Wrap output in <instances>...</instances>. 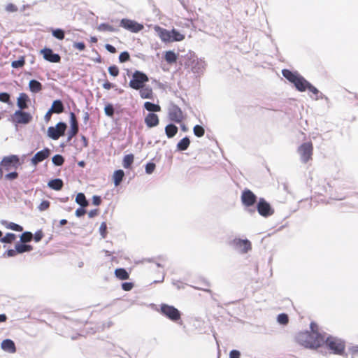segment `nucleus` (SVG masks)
<instances>
[{
    "label": "nucleus",
    "instance_id": "1",
    "mask_svg": "<svg viewBox=\"0 0 358 358\" xmlns=\"http://www.w3.org/2000/svg\"><path fill=\"white\" fill-rule=\"evenodd\" d=\"M295 341L306 348L317 349L324 343V337L320 333L301 331L295 336Z\"/></svg>",
    "mask_w": 358,
    "mask_h": 358
},
{
    "label": "nucleus",
    "instance_id": "2",
    "mask_svg": "<svg viewBox=\"0 0 358 358\" xmlns=\"http://www.w3.org/2000/svg\"><path fill=\"white\" fill-rule=\"evenodd\" d=\"M282 74L287 80L294 85L297 90L305 92L307 90L309 82L298 73L292 72L289 69H283Z\"/></svg>",
    "mask_w": 358,
    "mask_h": 358
},
{
    "label": "nucleus",
    "instance_id": "3",
    "mask_svg": "<svg viewBox=\"0 0 358 358\" xmlns=\"http://www.w3.org/2000/svg\"><path fill=\"white\" fill-rule=\"evenodd\" d=\"M326 345L329 350L335 355H342L345 352V342L341 339L335 337H328L326 340Z\"/></svg>",
    "mask_w": 358,
    "mask_h": 358
},
{
    "label": "nucleus",
    "instance_id": "4",
    "mask_svg": "<svg viewBox=\"0 0 358 358\" xmlns=\"http://www.w3.org/2000/svg\"><path fill=\"white\" fill-rule=\"evenodd\" d=\"M11 122L15 125L29 124L32 120V115L22 110H17L11 115Z\"/></svg>",
    "mask_w": 358,
    "mask_h": 358
},
{
    "label": "nucleus",
    "instance_id": "5",
    "mask_svg": "<svg viewBox=\"0 0 358 358\" xmlns=\"http://www.w3.org/2000/svg\"><path fill=\"white\" fill-rule=\"evenodd\" d=\"M148 80L149 78L145 73L139 71H136L132 75V78L129 83V85L134 90H139L142 88V87H144L145 83L148 82Z\"/></svg>",
    "mask_w": 358,
    "mask_h": 358
},
{
    "label": "nucleus",
    "instance_id": "6",
    "mask_svg": "<svg viewBox=\"0 0 358 358\" xmlns=\"http://www.w3.org/2000/svg\"><path fill=\"white\" fill-rule=\"evenodd\" d=\"M298 152L302 162L307 163L312 159L313 154V145L312 142H306L302 143L298 148Z\"/></svg>",
    "mask_w": 358,
    "mask_h": 358
},
{
    "label": "nucleus",
    "instance_id": "7",
    "mask_svg": "<svg viewBox=\"0 0 358 358\" xmlns=\"http://www.w3.org/2000/svg\"><path fill=\"white\" fill-rule=\"evenodd\" d=\"M161 313L173 322L179 320L181 317L180 311L172 306L162 304L160 308Z\"/></svg>",
    "mask_w": 358,
    "mask_h": 358
},
{
    "label": "nucleus",
    "instance_id": "8",
    "mask_svg": "<svg viewBox=\"0 0 358 358\" xmlns=\"http://www.w3.org/2000/svg\"><path fill=\"white\" fill-rule=\"evenodd\" d=\"M120 26L132 33H138L143 30L144 28L142 24H140L134 20L127 18L122 19L120 23Z\"/></svg>",
    "mask_w": 358,
    "mask_h": 358
},
{
    "label": "nucleus",
    "instance_id": "9",
    "mask_svg": "<svg viewBox=\"0 0 358 358\" xmlns=\"http://www.w3.org/2000/svg\"><path fill=\"white\" fill-rule=\"evenodd\" d=\"M66 124L64 122H59L55 127H50L48 129V136L53 140H57L64 134Z\"/></svg>",
    "mask_w": 358,
    "mask_h": 358
},
{
    "label": "nucleus",
    "instance_id": "10",
    "mask_svg": "<svg viewBox=\"0 0 358 358\" xmlns=\"http://www.w3.org/2000/svg\"><path fill=\"white\" fill-rule=\"evenodd\" d=\"M257 210L260 215L265 217L272 215L274 213L271 205L264 198L259 199L257 205Z\"/></svg>",
    "mask_w": 358,
    "mask_h": 358
},
{
    "label": "nucleus",
    "instance_id": "11",
    "mask_svg": "<svg viewBox=\"0 0 358 358\" xmlns=\"http://www.w3.org/2000/svg\"><path fill=\"white\" fill-rule=\"evenodd\" d=\"M230 244L234 247L235 249L238 250L241 253H247L252 249V245L250 241L241 238H234Z\"/></svg>",
    "mask_w": 358,
    "mask_h": 358
},
{
    "label": "nucleus",
    "instance_id": "12",
    "mask_svg": "<svg viewBox=\"0 0 358 358\" xmlns=\"http://www.w3.org/2000/svg\"><path fill=\"white\" fill-rule=\"evenodd\" d=\"M0 164L6 171H8L11 168H17L20 164V159L17 155H13L4 157L2 159Z\"/></svg>",
    "mask_w": 358,
    "mask_h": 358
},
{
    "label": "nucleus",
    "instance_id": "13",
    "mask_svg": "<svg viewBox=\"0 0 358 358\" xmlns=\"http://www.w3.org/2000/svg\"><path fill=\"white\" fill-rule=\"evenodd\" d=\"M257 196L250 189H245L241 194V202L246 207L252 206L257 202Z\"/></svg>",
    "mask_w": 358,
    "mask_h": 358
},
{
    "label": "nucleus",
    "instance_id": "14",
    "mask_svg": "<svg viewBox=\"0 0 358 358\" xmlns=\"http://www.w3.org/2000/svg\"><path fill=\"white\" fill-rule=\"evenodd\" d=\"M169 118L176 123H180L184 119L182 110L177 106H173L169 112Z\"/></svg>",
    "mask_w": 358,
    "mask_h": 358
},
{
    "label": "nucleus",
    "instance_id": "15",
    "mask_svg": "<svg viewBox=\"0 0 358 358\" xmlns=\"http://www.w3.org/2000/svg\"><path fill=\"white\" fill-rule=\"evenodd\" d=\"M50 155V150L48 148L36 152L34 156L31 158V162L33 165L36 166L38 163L43 162L45 159L48 158Z\"/></svg>",
    "mask_w": 358,
    "mask_h": 358
},
{
    "label": "nucleus",
    "instance_id": "16",
    "mask_svg": "<svg viewBox=\"0 0 358 358\" xmlns=\"http://www.w3.org/2000/svg\"><path fill=\"white\" fill-rule=\"evenodd\" d=\"M44 59L52 63H58L61 60V57L58 54L54 53L52 49L44 48L41 50Z\"/></svg>",
    "mask_w": 358,
    "mask_h": 358
},
{
    "label": "nucleus",
    "instance_id": "17",
    "mask_svg": "<svg viewBox=\"0 0 358 358\" xmlns=\"http://www.w3.org/2000/svg\"><path fill=\"white\" fill-rule=\"evenodd\" d=\"M154 30L157 33L160 39L165 43L171 42V31H169L158 25L154 27Z\"/></svg>",
    "mask_w": 358,
    "mask_h": 358
},
{
    "label": "nucleus",
    "instance_id": "18",
    "mask_svg": "<svg viewBox=\"0 0 358 358\" xmlns=\"http://www.w3.org/2000/svg\"><path fill=\"white\" fill-rule=\"evenodd\" d=\"M71 129L69 131V139L75 136L78 132V123L74 113H70Z\"/></svg>",
    "mask_w": 358,
    "mask_h": 358
},
{
    "label": "nucleus",
    "instance_id": "19",
    "mask_svg": "<svg viewBox=\"0 0 358 358\" xmlns=\"http://www.w3.org/2000/svg\"><path fill=\"white\" fill-rule=\"evenodd\" d=\"M146 126L149 128L157 127L159 123V119L157 114L149 113L144 119Z\"/></svg>",
    "mask_w": 358,
    "mask_h": 358
},
{
    "label": "nucleus",
    "instance_id": "20",
    "mask_svg": "<svg viewBox=\"0 0 358 358\" xmlns=\"http://www.w3.org/2000/svg\"><path fill=\"white\" fill-rule=\"evenodd\" d=\"M30 101L29 96L24 92H22L19 94V96L17 98V106L18 107V110H25L28 108V103Z\"/></svg>",
    "mask_w": 358,
    "mask_h": 358
},
{
    "label": "nucleus",
    "instance_id": "21",
    "mask_svg": "<svg viewBox=\"0 0 358 358\" xmlns=\"http://www.w3.org/2000/svg\"><path fill=\"white\" fill-rule=\"evenodd\" d=\"M1 348L6 352L10 353H15L16 352V348L14 342L10 339L3 340L1 343Z\"/></svg>",
    "mask_w": 358,
    "mask_h": 358
},
{
    "label": "nucleus",
    "instance_id": "22",
    "mask_svg": "<svg viewBox=\"0 0 358 358\" xmlns=\"http://www.w3.org/2000/svg\"><path fill=\"white\" fill-rule=\"evenodd\" d=\"M139 94L142 99H152L153 98V91L150 87H142L139 89Z\"/></svg>",
    "mask_w": 358,
    "mask_h": 358
},
{
    "label": "nucleus",
    "instance_id": "23",
    "mask_svg": "<svg viewBox=\"0 0 358 358\" xmlns=\"http://www.w3.org/2000/svg\"><path fill=\"white\" fill-rule=\"evenodd\" d=\"M64 111V105L60 100H55L53 101L50 113H62Z\"/></svg>",
    "mask_w": 358,
    "mask_h": 358
},
{
    "label": "nucleus",
    "instance_id": "24",
    "mask_svg": "<svg viewBox=\"0 0 358 358\" xmlns=\"http://www.w3.org/2000/svg\"><path fill=\"white\" fill-rule=\"evenodd\" d=\"M48 185L50 188L59 191L62 189L64 183L62 180L59 178H56L51 180L48 182Z\"/></svg>",
    "mask_w": 358,
    "mask_h": 358
},
{
    "label": "nucleus",
    "instance_id": "25",
    "mask_svg": "<svg viewBox=\"0 0 358 358\" xmlns=\"http://www.w3.org/2000/svg\"><path fill=\"white\" fill-rule=\"evenodd\" d=\"M29 90L32 93H38L43 89L42 84L36 80H31L29 83Z\"/></svg>",
    "mask_w": 358,
    "mask_h": 358
},
{
    "label": "nucleus",
    "instance_id": "26",
    "mask_svg": "<svg viewBox=\"0 0 358 358\" xmlns=\"http://www.w3.org/2000/svg\"><path fill=\"white\" fill-rule=\"evenodd\" d=\"M115 277L121 280H127L129 278V273L123 268H116L115 270Z\"/></svg>",
    "mask_w": 358,
    "mask_h": 358
},
{
    "label": "nucleus",
    "instance_id": "27",
    "mask_svg": "<svg viewBox=\"0 0 358 358\" xmlns=\"http://www.w3.org/2000/svg\"><path fill=\"white\" fill-rule=\"evenodd\" d=\"M178 127L173 124H169L165 127V133L169 138L175 136L178 133Z\"/></svg>",
    "mask_w": 358,
    "mask_h": 358
},
{
    "label": "nucleus",
    "instance_id": "28",
    "mask_svg": "<svg viewBox=\"0 0 358 358\" xmlns=\"http://www.w3.org/2000/svg\"><path fill=\"white\" fill-rule=\"evenodd\" d=\"M124 173L122 170L119 169L114 172L113 176V182L115 186H118L123 180Z\"/></svg>",
    "mask_w": 358,
    "mask_h": 358
},
{
    "label": "nucleus",
    "instance_id": "29",
    "mask_svg": "<svg viewBox=\"0 0 358 358\" xmlns=\"http://www.w3.org/2000/svg\"><path fill=\"white\" fill-rule=\"evenodd\" d=\"M134 156L133 154L126 155L122 160V166L124 169H131L134 163Z\"/></svg>",
    "mask_w": 358,
    "mask_h": 358
},
{
    "label": "nucleus",
    "instance_id": "30",
    "mask_svg": "<svg viewBox=\"0 0 358 358\" xmlns=\"http://www.w3.org/2000/svg\"><path fill=\"white\" fill-rule=\"evenodd\" d=\"M190 144V141L187 137L182 138L177 144V148L179 150H186Z\"/></svg>",
    "mask_w": 358,
    "mask_h": 358
},
{
    "label": "nucleus",
    "instance_id": "31",
    "mask_svg": "<svg viewBox=\"0 0 358 358\" xmlns=\"http://www.w3.org/2000/svg\"><path fill=\"white\" fill-rule=\"evenodd\" d=\"M144 108L149 112H159L161 111V106L158 104L147 101L144 103Z\"/></svg>",
    "mask_w": 358,
    "mask_h": 358
},
{
    "label": "nucleus",
    "instance_id": "32",
    "mask_svg": "<svg viewBox=\"0 0 358 358\" xmlns=\"http://www.w3.org/2000/svg\"><path fill=\"white\" fill-rule=\"evenodd\" d=\"M76 201L83 208L88 206V201H87L85 196L83 193H78L76 195Z\"/></svg>",
    "mask_w": 358,
    "mask_h": 358
},
{
    "label": "nucleus",
    "instance_id": "33",
    "mask_svg": "<svg viewBox=\"0 0 358 358\" xmlns=\"http://www.w3.org/2000/svg\"><path fill=\"white\" fill-rule=\"evenodd\" d=\"M15 249L18 253H23L25 252H29L33 250V247L31 245L27 244H16Z\"/></svg>",
    "mask_w": 358,
    "mask_h": 358
},
{
    "label": "nucleus",
    "instance_id": "34",
    "mask_svg": "<svg viewBox=\"0 0 358 358\" xmlns=\"http://www.w3.org/2000/svg\"><path fill=\"white\" fill-rule=\"evenodd\" d=\"M171 42L173 41H181L185 39V35L178 31L176 29H173L171 30Z\"/></svg>",
    "mask_w": 358,
    "mask_h": 358
},
{
    "label": "nucleus",
    "instance_id": "35",
    "mask_svg": "<svg viewBox=\"0 0 358 358\" xmlns=\"http://www.w3.org/2000/svg\"><path fill=\"white\" fill-rule=\"evenodd\" d=\"M164 58H165V60L168 63L172 64V63H175L176 62V60H177V55L173 51H167L165 53Z\"/></svg>",
    "mask_w": 358,
    "mask_h": 358
},
{
    "label": "nucleus",
    "instance_id": "36",
    "mask_svg": "<svg viewBox=\"0 0 358 358\" xmlns=\"http://www.w3.org/2000/svg\"><path fill=\"white\" fill-rule=\"evenodd\" d=\"M4 225H5L6 228L8 229H11V230H13L15 231H23L22 227H21L20 225H19L16 223H14V222H6Z\"/></svg>",
    "mask_w": 358,
    "mask_h": 358
},
{
    "label": "nucleus",
    "instance_id": "37",
    "mask_svg": "<svg viewBox=\"0 0 358 358\" xmlns=\"http://www.w3.org/2000/svg\"><path fill=\"white\" fill-rule=\"evenodd\" d=\"M97 29L99 31H110V32L115 31V29L113 28V26H111L107 23L100 24L98 26Z\"/></svg>",
    "mask_w": 358,
    "mask_h": 358
},
{
    "label": "nucleus",
    "instance_id": "38",
    "mask_svg": "<svg viewBox=\"0 0 358 358\" xmlns=\"http://www.w3.org/2000/svg\"><path fill=\"white\" fill-rule=\"evenodd\" d=\"M16 238V236L12 233H7L3 238H1L2 243H11Z\"/></svg>",
    "mask_w": 358,
    "mask_h": 358
},
{
    "label": "nucleus",
    "instance_id": "39",
    "mask_svg": "<svg viewBox=\"0 0 358 358\" xmlns=\"http://www.w3.org/2000/svg\"><path fill=\"white\" fill-rule=\"evenodd\" d=\"M33 238V234L29 231H25L20 236V241L22 243L30 242Z\"/></svg>",
    "mask_w": 358,
    "mask_h": 358
},
{
    "label": "nucleus",
    "instance_id": "40",
    "mask_svg": "<svg viewBox=\"0 0 358 358\" xmlns=\"http://www.w3.org/2000/svg\"><path fill=\"white\" fill-rule=\"evenodd\" d=\"M194 134L197 137H202L205 134V130L203 127L200 125H196L193 128Z\"/></svg>",
    "mask_w": 358,
    "mask_h": 358
},
{
    "label": "nucleus",
    "instance_id": "41",
    "mask_svg": "<svg viewBox=\"0 0 358 358\" xmlns=\"http://www.w3.org/2000/svg\"><path fill=\"white\" fill-rule=\"evenodd\" d=\"M52 163L56 166H62L64 162V157L60 155H55L52 159Z\"/></svg>",
    "mask_w": 358,
    "mask_h": 358
},
{
    "label": "nucleus",
    "instance_id": "42",
    "mask_svg": "<svg viewBox=\"0 0 358 358\" xmlns=\"http://www.w3.org/2000/svg\"><path fill=\"white\" fill-rule=\"evenodd\" d=\"M0 102L10 104V96L7 92L0 93Z\"/></svg>",
    "mask_w": 358,
    "mask_h": 358
},
{
    "label": "nucleus",
    "instance_id": "43",
    "mask_svg": "<svg viewBox=\"0 0 358 358\" xmlns=\"http://www.w3.org/2000/svg\"><path fill=\"white\" fill-rule=\"evenodd\" d=\"M52 35L59 40H63L64 38V31L61 29H57L52 31Z\"/></svg>",
    "mask_w": 358,
    "mask_h": 358
},
{
    "label": "nucleus",
    "instance_id": "44",
    "mask_svg": "<svg viewBox=\"0 0 358 358\" xmlns=\"http://www.w3.org/2000/svg\"><path fill=\"white\" fill-rule=\"evenodd\" d=\"M278 322L281 324H287L289 322V317L287 314L281 313L278 316Z\"/></svg>",
    "mask_w": 358,
    "mask_h": 358
},
{
    "label": "nucleus",
    "instance_id": "45",
    "mask_svg": "<svg viewBox=\"0 0 358 358\" xmlns=\"http://www.w3.org/2000/svg\"><path fill=\"white\" fill-rule=\"evenodd\" d=\"M104 111L106 115L109 117H113L114 115V108L113 106L110 103H108L106 105L104 108Z\"/></svg>",
    "mask_w": 358,
    "mask_h": 358
},
{
    "label": "nucleus",
    "instance_id": "46",
    "mask_svg": "<svg viewBox=\"0 0 358 358\" xmlns=\"http://www.w3.org/2000/svg\"><path fill=\"white\" fill-rule=\"evenodd\" d=\"M24 64H25L24 59V57H22L18 60L13 61L12 62L11 66L13 68H20V67H22L24 65Z\"/></svg>",
    "mask_w": 358,
    "mask_h": 358
},
{
    "label": "nucleus",
    "instance_id": "47",
    "mask_svg": "<svg viewBox=\"0 0 358 358\" xmlns=\"http://www.w3.org/2000/svg\"><path fill=\"white\" fill-rule=\"evenodd\" d=\"M108 72L112 76L116 77L119 75L120 71L117 66L113 65L108 67Z\"/></svg>",
    "mask_w": 358,
    "mask_h": 358
},
{
    "label": "nucleus",
    "instance_id": "48",
    "mask_svg": "<svg viewBox=\"0 0 358 358\" xmlns=\"http://www.w3.org/2000/svg\"><path fill=\"white\" fill-rule=\"evenodd\" d=\"M130 59V55L128 52L124 51L120 53L119 56V60L120 62H126Z\"/></svg>",
    "mask_w": 358,
    "mask_h": 358
},
{
    "label": "nucleus",
    "instance_id": "49",
    "mask_svg": "<svg viewBox=\"0 0 358 358\" xmlns=\"http://www.w3.org/2000/svg\"><path fill=\"white\" fill-rule=\"evenodd\" d=\"M307 90H308L310 92L313 93L315 95L314 98L315 99H318L319 90L315 87L312 85L310 83L307 86Z\"/></svg>",
    "mask_w": 358,
    "mask_h": 358
},
{
    "label": "nucleus",
    "instance_id": "50",
    "mask_svg": "<svg viewBox=\"0 0 358 358\" xmlns=\"http://www.w3.org/2000/svg\"><path fill=\"white\" fill-rule=\"evenodd\" d=\"M99 231L102 238H106L107 235V225L106 222H102L99 227Z\"/></svg>",
    "mask_w": 358,
    "mask_h": 358
},
{
    "label": "nucleus",
    "instance_id": "51",
    "mask_svg": "<svg viewBox=\"0 0 358 358\" xmlns=\"http://www.w3.org/2000/svg\"><path fill=\"white\" fill-rule=\"evenodd\" d=\"M50 201L45 200V201H43L39 206H38V209L41 210V211H43V210H47L49 207H50Z\"/></svg>",
    "mask_w": 358,
    "mask_h": 358
},
{
    "label": "nucleus",
    "instance_id": "52",
    "mask_svg": "<svg viewBox=\"0 0 358 358\" xmlns=\"http://www.w3.org/2000/svg\"><path fill=\"white\" fill-rule=\"evenodd\" d=\"M155 169V164L154 163H148L145 166V171L147 173H152Z\"/></svg>",
    "mask_w": 358,
    "mask_h": 358
},
{
    "label": "nucleus",
    "instance_id": "53",
    "mask_svg": "<svg viewBox=\"0 0 358 358\" xmlns=\"http://www.w3.org/2000/svg\"><path fill=\"white\" fill-rule=\"evenodd\" d=\"M134 287L132 282H123L122 284V288L124 291H130Z\"/></svg>",
    "mask_w": 358,
    "mask_h": 358
},
{
    "label": "nucleus",
    "instance_id": "54",
    "mask_svg": "<svg viewBox=\"0 0 358 358\" xmlns=\"http://www.w3.org/2000/svg\"><path fill=\"white\" fill-rule=\"evenodd\" d=\"M34 238V241L36 242H38L40 241L42 238L43 237V233L41 230H39L38 231H36L34 234V236H33Z\"/></svg>",
    "mask_w": 358,
    "mask_h": 358
},
{
    "label": "nucleus",
    "instance_id": "55",
    "mask_svg": "<svg viewBox=\"0 0 358 358\" xmlns=\"http://www.w3.org/2000/svg\"><path fill=\"white\" fill-rule=\"evenodd\" d=\"M73 47L80 51H83L85 49V45L83 42L74 43Z\"/></svg>",
    "mask_w": 358,
    "mask_h": 358
},
{
    "label": "nucleus",
    "instance_id": "56",
    "mask_svg": "<svg viewBox=\"0 0 358 358\" xmlns=\"http://www.w3.org/2000/svg\"><path fill=\"white\" fill-rule=\"evenodd\" d=\"M18 177V173L15 171L9 173L5 176V178L8 180H14Z\"/></svg>",
    "mask_w": 358,
    "mask_h": 358
},
{
    "label": "nucleus",
    "instance_id": "57",
    "mask_svg": "<svg viewBox=\"0 0 358 358\" xmlns=\"http://www.w3.org/2000/svg\"><path fill=\"white\" fill-rule=\"evenodd\" d=\"M17 250L16 249L13 250V249H10L8 250H7L5 254L3 255L4 256H7V257H14L17 254Z\"/></svg>",
    "mask_w": 358,
    "mask_h": 358
},
{
    "label": "nucleus",
    "instance_id": "58",
    "mask_svg": "<svg viewBox=\"0 0 358 358\" xmlns=\"http://www.w3.org/2000/svg\"><path fill=\"white\" fill-rule=\"evenodd\" d=\"M241 353L239 351L233 350L229 353V358H240Z\"/></svg>",
    "mask_w": 358,
    "mask_h": 358
},
{
    "label": "nucleus",
    "instance_id": "59",
    "mask_svg": "<svg viewBox=\"0 0 358 358\" xmlns=\"http://www.w3.org/2000/svg\"><path fill=\"white\" fill-rule=\"evenodd\" d=\"M310 328L311 329L310 333H319L318 331V326L316 323L312 322L310 324Z\"/></svg>",
    "mask_w": 358,
    "mask_h": 358
},
{
    "label": "nucleus",
    "instance_id": "60",
    "mask_svg": "<svg viewBox=\"0 0 358 358\" xmlns=\"http://www.w3.org/2000/svg\"><path fill=\"white\" fill-rule=\"evenodd\" d=\"M92 203L95 206H99L101 203V199L99 196H94L92 197Z\"/></svg>",
    "mask_w": 358,
    "mask_h": 358
},
{
    "label": "nucleus",
    "instance_id": "61",
    "mask_svg": "<svg viewBox=\"0 0 358 358\" xmlns=\"http://www.w3.org/2000/svg\"><path fill=\"white\" fill-rule=\"evenodd\" d=\"M86 211L82 207L79 208L76 210V215L77 217H81L85 214Z\"/></svg>",
    "mask_w": 358,
    "mask_h": 358
},
{
    "label": "nucleus",
    "instance_id": "62",
    "mask_svg": "<svg viewBox=\"0 0 358 358\" xmlns=\"http://www.w3.org/2000/svg\"><path fill=\"white\" fill-rule=\"evenodd\" d=\"M102 86L105 90H108L113 88L114 87V85L110 83L109 81L106 80V82H104Z\"/></svg>",
    "mask_w": 358,
    "mask_h": 358
},
{
    "label": "nucleus",
    "instance_id": "63",
    "mask_svg": "<svg viewBox=\"0 0 358 358\" xmlns=\"http://www.w3.org/2000/svg\"><path fill=\"white\" fill-rule=\"evenodd\" d=\"M106 49L110 52V53H115L116 52V48L110 44H106Z\"/></svg>",
    "mask_w": 358,
    "mask_h": 358
},
{
    "label": "nucleus",
    "instance_id": "64",
    "mask_svg": "<svg viewBox=\"0 0 358 358\" xmlns=\"http://www.w3.org/2000/svg\"><path fill=\"white\" fill-rule=\"evenodd\" d=\"M98 214H99V210L94 209V210H90L88 213V216H89V217L92 218V217H96Z\"/></svg>",
    "mask_w": 358,
    "mask_h": 358
}]
</instances>
